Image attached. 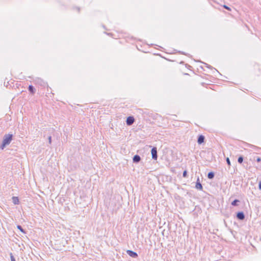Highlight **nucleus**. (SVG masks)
Segmentation results:
<instances>
[{
  "mask_svg": "<svg viewBox=\"0 0 261 261\" xmlns=\"http://www.w3.org/2000/svg\"><path fill=\"white\" fill-rule=\"evenodd\" d=\"M152 158L153 160H157L158 158V153H157V148L155 147H153L151 150Z\"/></svg>",
  "mask_w": 261,
  "mask_h": 261,
  "instance_id": "2",
  "label": "nucleus"
},
{
  "mask_svg": "<svg viewBox=\"0 0 261 261\" xmlns=\"http://www.w3.org/2000/svg\"><path fill=\"white\" fill-rule=\"evenodd\" d=\"M237 218L240 220H243L245 219V216L243 212H239L237 214Z\"/></svg>",
  "mask_w": 261,
  "mask_h": 261,
  "instance_id": "7",
  "label": "nucleus"
},
{
  "mask_svg": "<svg viewBox=\"0 0 261 261\" xmlns=\"http://www.w3.org/2000/svg\"><path fill=\"white\" fill-rule=\"evenodd\" d=\"M12 199H13V202L14 204H18L19 200L17 197H14V196L13 197Z\"/></svg>",
  "mask_w": 261,
  "mask_h": 261,
  "instance_id": "12",
  "label": "nucleus"
},
{
  "mask_svg": "<svg viewBox=\"0 0 261 261\" xmlns=\"http://www.w3.org/2000/svg\"><path fill=\"white\" fill-rule=\"evenodd\" d=\"M215 174L213 172H210L207 174V178L208 179H213L214 177Z\"/></svg>",
  "mask_w": 261,
  "mask_h": 261,
  "instance_id": "11",
  "label": "nucleus"
},
{
  "mask_svg": "<svg viewBox=\"0 0 261 261\" xmlns=\"http://www.w3.org/2000/svg\"><path fill=\"white\" fill-rule=\"evenodd\" d=\"M205 137L203 135H200L198 137L197 143L199 144H201L204 142Z\"/></svg>",
  "mask_w": 261,
  "mask_h": 261,
  "instance_id": "8",
  "label": "nucleus"
},
{
  "mask_svg": "<svg viewBox=\"0 0 261 261\" xmlns=\"http://www.w3.org/2000/svg\"><path fill=\"white\" fill-rule=\"evenodd\" d=\"M48 142H49V144H51V136H49L48 137Z\"/></svg>",
  "mask_w": 261,
  "mask_h": 261,
  "instance_id": "20",
  "label": "nucleus"
},
{
  "mask_svg": "<svg viewBox=\"0 0 261 261\" xmlns=\"http://www.w3.org/2000/svg\"><path fill=\"white\" fill-rule=\"evenodd\" d=\"M244 158L242 156H240L239 157L238 159V162L240 164H242L243 162Z\"/></svg>",
  "mask_w": 261,
  "mask_h": 261,
  "instance_id": "14",
  "label": "nucleus"
},
{
  "mask_svg": "<svg viewBox=\"0 0 261 261\" xmlns=\"http://www.w3.org/2000/svg\"><path fill=\"white\" fill-rule=\"evenodd\" d=\"M10 255L11 260V261H16L13 254L12 253H11Z\"/></svg>",
  "mask_w": 261,
  "mask_h": 261,
  "instance_id": "16",
  "label": "nucleus"
},
{
  "mask_svg": "<svg viewBox=\"0 0 261 261\" xmlns=\"http://www.w3.org/2000/svg\"><path fill=\"white\" fill-rule=\"evenodd\" d=\"M256 160L257 162H260L261 161V158L259 157H257Z\"/></svg>",
  "mask_w": 261,
  "mask_h": 261,
  "instance_id": "21",
  "label": "nucleus"
},
{
  "mask_svg": "<svg viewBox=\"0 0 261 261\" xmlns=\"http://www.w3.org/2000/svg\"><path fill=\"white\" fill-rule=\"evenodd\" d=\"M223 7H224L225 9H227V10H229V11H230V10H231V9H230L229 7H228V6H227L226 5H224V6H223Z\"/></svg>",
  "mask_w": 261,
  "mask_h": 261,
  "instance_id": "19",
  "label": "nucleus"
},
{
  "mask_svg": "<svg viewBox=\"0 0 261 261\" xmlns=\"http://www.w3.org/2000/svg\"><path fill=\"white\" fill-rule=\"evenodd\" d=\"M135 121V119L133 116H129L126 119V124L127 125H132Z\"/></svg>",
  "mask_w": 261,
  "mask_h": 261,
  "instance_id": "5",
  "label": "nucleus"
},
{
  "mask_svg": "<svg viewBox=\"0 0 261 261\" xmlns=\"http://www.w3.org/2000/svg\"><path fill=\"white\" fill-rule=\"evenodd\" d=\"M195 188L199 190H202V189H203L202 186L201 184L200 183V179H199V177L197 178V181L196 182Z\"/></svg>",
  "mask_w": 261,
  "mask_h": 261,
  "instance_id": "6",
  "label": "nucleus"
},
{
  "mask_svg": "<svg viewBox=\"0 0 261 261\" xmlns=\"http://www.w3.org/2000/svg\"><path fill=\"white\" fill-rule=\"evenodd\" d=\"M28 90L32 94H34L35 92V89L32 85H30L29 86Z\"/></svg>",
  "mask_w": 261,
  "mask_h": 261,
  "instance_id": "10",
  "label": "nucleus"
},
{
  "mask_svg": "<svg viewBox=\"0 0 261 261\" xmlns=\"http://www.w3.org/2000/svg\"><path fill=\"white\" fill-rule=\"evenodd\" d=\"M187 171L186 170H185L183 172L182 176H183V177H187Z\"/></svg>",
  "mask_w": 261,
  "mask_h": 261,
  "instance_id": "17",
  "label": "nucleus"
},
{
  "mask_svg": "<svg viewBox=\"0 0 261 261\" xmlns=\"http://www.w3.org/2000/svg\"><path fill=\"white\" fill-rule=\"evenodd\" d=\"M258 188L260 190H261V181H260L259 182V184H258Z\"/></svg>",
  "mask_w": 261,
  "mask_h": 261,
  "instance_id": "22",
  "label": "nucleus"
},
{
  "mask_svg": "<svg viewBox=\"0 0 261 261\" xmlns=\"http://www.w3.org/2000/svg\"><path fill=\"white\" fill-rule=\"evenodd\" d=\"M239 202L240 201L239 200L235 199L231 202V205L234 206H237Z\"/></svg>",
  "mask_w": 261,
  "mask_h": 261,
  "instance_id": "13",
  "label": "nucleus"
},
{
  "mask_svg": "<svg viewBox=\"0 0 261 261\" xmlns=\"http://www.w3.org/2000/svg\"><path fill=\"white\" fill-rule=\"evenodd\" d=\"M226 162H227V164H228V166H230V161L229 159L228 158H227L226 159Z\"/></svg>",
  "mask_w": 261,
  "mask_h": 261,
  "instance_id": "18",
  "label": "nucleus"
},
{
  "mask_svg": "<svg viewBox=\"0 0 261 261\" xmlns=\"http://www.w3.org/2000/svg\"><path fill=\"white\" fill-rule=\"evenodd\" d=\"M77 10L79 12L80 11V8H77Z\"/></svg>",
  "mask_w": 261,
  "mask_h": 261,
  "instance_id": "24",
  "label": "nucleus"
},
{
  "mask_svg": "<svg viewBox=\"0 0 261 261\" xmlns=\"http://www.w3.org/2000/svg\"><path fill=\"white\" fill-rule=\"evenodd\" d=\"M17 227L19 230H20L23 233H25V231L24 230V229L22 228V227L20 225H17Z\"/></svg>",
  "mask_w": 261,
  "mask_h": 261,
  "instance_id": "15",
  "label": "nucleus"
},
{
  "mask_svg": "<svg viewBox=\"0 0 261 261\" xmlns=\"http://www.w3.org/2000/svg\"><path fill=\"white\" fill-rule=\"evenodd\" d=\"M13 135L12 134H6L4 135L1 148L4 149V148L9 145L12 140Z\"/></svg>",
  "mask_w": 261,
  "mask_h": 261,
  "instance_id": "1",
  "label": "nucleus"
},
{
  "mask_svg": "<svg viewBox=\"0 0 261 261\" xmlns=\"http://www.w3.org/2000/svg\"><path fill=\"white\" fill-rule=\"evenodd\" d=\"M34 81L35 83L40 85L42 86H45L46 85V83L41 79L39 77H36Z\"/></svg>",
  "mask_w": 261,
  "mask_h": 261,
  "instance_id": "3",
  "label": "nucleus"
},
{
  "mask_svg": "<svg viewBox=\"0 0 261 261\" xmlns=\"http://www.w3.org/2000/svg\"><path fill=\"white\" fill-rule=\"evenodd\" d=\"M179 53L182 55H185V53L184 52L180 51Z\"/></svg>",
  "mask_w": 261,
  "mask_h": 261,
  "instance_id": "23",
  "label": "nucleus"
},
{
  "mask_svg": "<svg viewBox=\"0 0 261 261\" xmlns=\"http://www.w3.org/2000/svg\"><path fill=\"white\" fill-rule=\"evenodd\" d=\"M140 160H141V158L138 154L134 155L133 157V161L134 163H138L140 161Z\"/></svg>",
  "mask_w": 261,
  "mask_h": 261,
  "instance_id": "9",
  "label": "nucleus"
},
{
  "mask_svg": "<svg viewBox=\"0 0 261 261\" xmlns=\"http://www.w3.org/2000/svg\"><path fill=\"white\" fill-rule=\"evenodd\" d=\"M126 253L128 255L133 258H137L138 256V254L132 250H127Z\"/></svg>",
  "mask_w": 261,
  "mask_h": 261,
  "instance_id": "4",
  "label": "nucleus"
}]
</instances>
